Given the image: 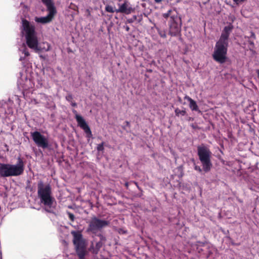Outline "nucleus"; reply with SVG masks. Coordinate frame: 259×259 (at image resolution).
I'll list each match as a JSON object with an SVG mask.
<instances>
[{
  "mask_svg": "<svg viewBox=\"0 0 259 259\" xmlns=\"http://www.w3.org/2000/svg\"><path fill=\"white\" fill-rule=\"evenodd\" d=\"M48 11V14L47 16L45 17H35L34 18V20L36 22L38 23H41L42 24H45L47 23H49L52 21L55 16L57 14V10L56 9H47Z\"/></svg>",
  "mask_w": 259,
  "mask_h": 259,
  "instance_id": "10",
  "label": "nucleus"
},
{
  "mask_svg": "<svg viewBox=\"0 0 259 259\" xmlns=\"http://www.w3.org/2000/svg\"><path fill=\"white\" fill-rule=\"evenodd\" d=\"M71 233L73 236V243L75 245L76 249L79 250L82 244V235L80 233L75 231H72Z\"/></svg>",
  "mask_w": 259,
  "mask_h": 259,
  "instance_id": "12",
  "label": "nucleus"
},
{
  "mask_svg": "<svg viewBox=\"0 0 259 259\" xmlns=\"http://www.w3.org/2000/svg\"><path fill=\"white\" fill-rule=\"evenodd\" d=\"M19 50L22 52L23 54H24V57L29 56V52L27 49L26 48L25 46H24L21 49H20Z\"/></svg>",
  "mask_w": 259,
  "mask_h": 259,
  "instance_id": "17",
  "label": "nucleus"
},
{
  "mask_svg": "<svg viewBox=\"0 0 259 259\" xmlns=\"http://www.w3.org/2000/svg\"><path fill=\"white\" fill-rule=\"evenodd\" d=\"M23 58H23V57L21 56V57H20V59H19V60H20V61H22V60L23 59Z\"/></svg>",
  "mask_w": 259,
  "mask_h": 259,
  "instance_id": "32",
  "label": "nucleus"
},
{
  "mask_svg": "<svg viewBox=\"0 0 259 259\" xmlns=\"http://www.w3.org/2000/svg\"><path fill=\"white\" fill-rule=\"evenodd\" d=\"M250 44L253 45V42H250Z\"/></svg>",
  "mask_w": 259,
  "mask_h": 259,
  "instance_id": "35",
  "label": "nucleus"
},
{
  "mask_svg": "<svg viewBox=\"0 0 259 259\" xmlns=\"http://www.w3.org/2000/svg\"><path fill=\"white\" fill-rule=\"evenodd\" d=\"M41 1L46 6L47 9H56L53 0H41Z\"/></svg>",
  "mask_w": 259,
  "mask_h": 259,
  "instance_id": "16",
  "label": "nucleus"
},
{
  "mask_svg": "<svg viewBox=\"0 0 259 259\" xmlns=\"http://www.w3.org/2000/svg\"><path fill=\"white\" fill-rule=\"evenodd\" d=\"M100 236H101V240H103V239H104V238L103 237V236L101 235Z\"/></svg>",
  "mask_w": 259,
  "mask_h": 259,
  "instance_id": "34",
  "label": "nucleus"
},
{
  "mask_svg": "<svg viewBox=\"0 0 259 259\" xmlns=\"http://www.w3.org/2000/svg\"><path fill=\"white\" fill-rule=\"evenodd\" d=\"M72 112L75 115V117L77 122L78 125L87 134V137L88 138H91L92 137V132L85 120L81 116L77 114V112L75 110H73Z\"/></svg>",
  "mask_w": 259,
  "mask_h": 259,
  "instance_id": "9",
  "label": "nucleus"
},
{
  "mask_svg": "<svg viewBox=\"0 0 259 259\" xmlns=\"http://www.w3.org/2000/svg\"><path fill=\"white\" fill-rule=\"evenodd\" d=\"M10 177L18 176L22 175L24 170V163L20 157L17 159V163L16 164H10Z\"/></svg>",
  "mask_w": 259,
  "mask_h": 259,
  "instance_id": "8",
  "label": "nucleus"
},
{
  "mask_svg": "<svg viewBox=\"0 0 259 259\" xmlns=\"http://www.w3.org/2000/svg\"><path fill=\"white\" fill-rule=\"evenodd\" d=\"M71 102V105L73 106V107H76L77 106V104L75 102H72V101L70 102Z\"/></svg>",
  "mask_w": 259,
  "mask_h": 259,
  "instance_id": "28",
  "label": "nucleus"
},
{
  "mask_svg": "<svg viewBox=\"0 0 259 259\" xmlns=\"http://www.w3.org/2000/svg\"><path fill=\"white\" fill-rule=\"evenodd\" d=\"M21 33L25 37L27 46L35 52H47L50 50L51 46L49 43L38 42L35 27L27 20H22Z\"/></svg>",
  "mask_w": 259,
  "mask_h": 259,
  "instance_id": "1",
  "label": "nucleus"
},
{
  "mask_svg": "<svg viewBox=\"0 0 259 259\" xmlns=\"http://www.w3.org/2000/svg\"><path fill=\"white\" fill-rule=\"evenodd\" d=\"M105 10L109 13H114L116 12L117 9L111 6L107 5L105 7Z\"/></svg>",
  "mask_w": 259,
  "mask_h": 259,
  "instance_id": "18",
  "label": "nucleus"
},
{
  "mask_svg": "<svg viewBox=\"0 0 259 259\" xmlns=\"http://www.w3.org/2000/svg\"><path fill=\"white\" fill-rule=\"evenodd\" d=\"M160 35L162 37H166V34L165 33H160Z\"/></svg>",
  "mask_w": 259,
  "mask_h": 259,
  "instance_id": "30",
  "label": "nucleus"
},
{
  "mask_svg": "<svg viewBox=\"0 0 259 259\" xmlns=\"http://www.w3.org/2000/svg\"><path fill=\"white\" fill-rule=\"evenodd\" d=\"M162 1H163V0H154V2L157 4H159V3H161Z\"/></svg>",
  "mask_w": 259,
  "mask_h": 259,
  "instance_id": "29",
  "label": "nucleus"
},
{
  "mask_svg": "<svg viewBox=\"0 0 259 259\" xmlns=\"http://www.w3.org/2000/svg\"><path fill=\"white\" fill-rule=\"evenodd\" d=\"M118 9H117L116 13H124L128 15L134 12V8L131 3L128 1H125L123 4H118Z\"/></svg>",
  "mask_w": 259,
  "mask_h": 259,
  "instance_id": "11",
  "label": "nucleus"
},
{
  "mask_svg": "<svg viewBox=\"0 0 259 259\" xmlns=\"http://www.w3.org/2000/svg\"><path fill=\"white\" fill-rule=\"evenodd\" d=\"M20 77L18 80V86L20 89L28 90L34 87L32 81L27 78L26 74L23 72L20 73Z\"/></svg>",
  "mask_w": 259,
  "mask_h": 259,
  "instance_id": "7",
  "label": "nucleus"
},
{
  "mask_svg": "<svg viewBox=\"0 0 259 259\" xmlns=\"http://www.w3.org/2000/svg\"><path fill=\"white\" fill-rule=\"evenodd\" d=\"M31 137L38 147L44 149H47L49 146V139L42 135L40 132L35 131L30 133Z\"/></svg>",
  "mask_w": 259,
  "mask_h": 259,
  "instance_id": "5",
  "label": "nucleus"
},
{
  "mask_svg": "<svg viewBox=\"0 0 259 259\" xmlns=\"http://www.w3.org/2000/svg\"><path fill=\"white\" fill-rule=\"evenodd\" d=\"M128 29H129L128 27H126V30H127V31H128Z\"/></svg>",
  "mask_w": 259,
  "mask_h": 259,
  "instance_id": "36",
  "label": "nucleus"
},
{
  "mask_svg": "<svg viewBox=\"0 0 259 259\" xmlns=\"http://www.w3.org/2000/svg\"><path fill=\"white\" fill-rule=\"evenodd\" d=\"M251 36L253 38H255V34H254V33L252 32Z\"/></svg>",
  "mask_w": 259,
  "mask_h": 259,
  "instance_id": "31",
  "label": "nucleus"
},
{
  "mask_svg": "<svg viewBox=\"0 0 259 259\" xmlns=\"http://www.w3.org/2000/svg\"><path fill=\"white\" fill-rule=\"evenodd\" d=\"M176 115L178 116L180 115L184 116L186 114V111L185 110H181L178 108L175 109Z\"/></svg>",
  "mask_w": 259,
  "mask_h": 259,
  "instance_id": "19",
  "label": "nucleus"
},
{
  "mask_svg": "<svg viewBox=\"0 0 259 259\" xmlns=\"http://www.w3.org/2000/svg\"><path fill=\"white\" fill-rule=\"evenodd\" d=\"M233 29L230 24L224 27L219 40L216 42L212 54L213 59L217 62L224 63L227 59L228 38Z\"/></svg>",
  "mask_w": 259,
  "mask_h": 259,
  "instance_id": "2",
  "label": "nucleus"
},
{
  "mask_svg": "<svg viewBox=\"0 0 259 259\" xmlns=\"http://www.w3.org/2000/svg\"><path fill=\"white\" fill-rule=\"evenodd\" d=\"M194 169L199 171V172H201L202 171V169L200 168V166H197V165H195L194 166Z\"/></svg>",
  "mask_w": 259,
  "mask_h": 259,
  "instance_id": "24",
  "label": "nucleus"
},
{
  "mask_svg": "<svg viewBox=\"0 0 259 259\" xmlns=\"http://www.w3.org/2000/svg\"><path fill=\"white\" fill-rule=\"evenodd\" d=\"M180 21L179 19L174 20V22L170 25V32L172 35H176L179 33L181 30V24L178 22Z\"/></svg>",
  "mask_w": 259,
  "mask_h": 259,
  "instance_id": "13",
  "label": "nucleus"
},
{
  "mask_svg": "<svg viewBox=\"0 0 259 259\" xmlns=\"http://www.w3.org/2000/svg\"><path fill=\"white\" fill-rule=\"evenodd\" d=\"M37 194L40 202L46 210L51 212L55 206V200L52 194V189L49 184H45L40 181L37 184Z\"/></svg>",
  "mask_w": 259,
  "mask_h": 259,
  "instance_id": "3",
  "label": "nucleus"
},
{
  "mask_svg": "<svg viewBox=\"0 0 259 259\" xmlns=\"http://www.w3.org/2000/svg\"><path fill=\"white\" fill-rule=\"evenodd\" d=\"M171 12H172V10H169V11H168V12L167 13L163 14V16L164 18H167L170 16V13Z\"/></svg>",
  "mask_w": 259,
  "mask_h": 259,
  "instance_id": "22",
  "label": "nucleus"
},
{
  "mask_svg": "<svg viewBox=\"0 0 259 259\" xmlns=\"http://www.w3.org/2000/svg\"><path fill=\"white\" fill-rule=\"evenodd\" d=\"M78 254H79V257H80V258L83 257L84 256V253H83V252H82V251H80V252H79V253H78Z\"/></svg>",
  "mask_w": 259,
  "mask_h": 259,
  "instance_id": "26",
  "label": "nucleus"
},
{
  "mask_svg": "<svg viewBox=\"0 0 259 259\" xmlns=\"http://www.w3.org/2000/svg\"><path fill=\"white\" fill-rule=\"evenodd\" d=\"M109 224V222L104 220H100L96 217L93 218L89 222L88 231L96 233L98 231L105 227Z\"/></svg>",
  "mask_w": 259,
  "mask_h": 259,
  "instance_id": "6",
  "label": "nucleus"
},
{
  "mask_svg": "<svg viewBox=\"0 0 259 259\" xmlns=\"http://www.w3.org/2000/svg\"><path fill=\"white\" fill-rule=\"evenodd\" d=\"M245 0H233V1L237 4H238L240 2H242Z\"/></svg>",
  "mask_w": 259,
  "mask_h": 259,
  "instance_id": "27",
  "label": "nucleus"
},
{
  "mask_svg": "<svg viewBox=\"0 0 259 259\" xmlns=\"http://www.w3.org/2000/svg\"><path fill=\"white\" fill-rule=\"evenodd\" d=\"M197 151L203 170L205 172L209 171L212 167L210 160L211 152L208 148L204 146L198 147Z\"/></svg>",
  "mask_w": 259,
  "mask_h": 259,
  "instance_id": "4",
  "label": "nucleus"
},
{
  "mask_svg": "<svg viewBox=\"0 0 259 259\" xmlns=\"http://www.w3.org/2000/svg\"><path fill=\"white\" fill-rule=\"evenodd\" d=\"M68 215L69 219L72 221H73L74 219V216L72 213H68Z\"/></svg>",
  "mask_w": 259,
  "mask_h": 259,
  "instance_id": "25",
  "label": "nucleus"
},
{
  "mask_svg": "<svg viewBox=\"0 0 259 259\" xmlns=\"http://www.w3.org/2000/svg\"><path fill=\"white\" fill-rule=\"evenodd\" d=\"M97 149L98 151H103L104 150V143H102L97 146Z\"/></svg>",
  "mask_w": 259,
  "mask_h": 259,
  "instance_id": "21",
  "label": "nucleus"
},
{
  "mask_svg": "<svg viewBox=\"0 0 259 259\" xmlns=\"http://www.w3.org/2000/svg\"><path fill=\"white\" fill-rule=\"evenodd\" d=\"M102 243L101 241H99V242H97L96 245V249L94 251V252L95 253H97L98 250L102 247Z\"/></svg>",
  "mask_w": 259,
  "mask_h": 259,
  "instance_id": "20",
  "label": "nucleus"
},
{
  "mask_svg": "<svg viewBox=\"0 0 259 259\" xmlns=\"http://www.w3.org/2000/svg\"><path fill=\"white\" fill-rule=\"evenodd\" d=\"M185 98L189 102V107L192 110H193V111H198V106H197L196 102L194 100H193V99H192L191 98H190L188 96L185 97Z\"/></svg>",
  "mask_w": 259,
  "mask_h": 259,
  "instance_id": "15",
  "label": "nucleus"
},
{
  "mask_svg": "<svg viewBox=\"0 0 259 259\" xmlns=\"http://www.w3.org/2000/svg\"><path fill=\"white\" fill-rule=\"evenodd\" d=\"M125 186L126 187V188H127V187H128V183H126L125 184Z\"/></svg>",
  "mask_w": 259,
  "mask_h": 259,
  "instance_id": "33",
  "label": "nucleus"
},
{
  "mask_svg": "<svg viewBox=\"0 0 259 259\" xmlns=\"http://www.w3.org/2000/svg\"><path fill=\"white\" fill-rule=\"evenodd\" d=\"M72 99L73 97L71 94H69L66 96V99L69 102H71Z\"/></svg>",
  "mask_w": 259,
  "mask_h": 259,
  "instance_id": "23",
  "label": "nucleus"
},
{
  "mask_svg": "<svg viewBox=\"0 0 259 259\" xmlns=\"http://www.w3.org/2000/svg\"><path fill=\"white\" fill-rule=\"evenodd\" d=\"M0 176L3 177H10V164L0 163Z\"/></svg>",
  "mask_w": 259,
  "mask_h": 259,
  "instance_id": "14",
  "label": "nucleus"
}]
</instances>
